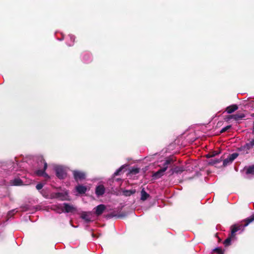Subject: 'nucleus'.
Segmentation results:
<instances>
[{
  "mask_svg": "<svg viewBox=\"0 0 254 254\" xmlns=\"http://www.w3.org/2000/svg\"><path fill=\"white\" fill-rule=\"evenodd\" d=\"M63 207L64 208H59V209H60V211H58V213H72L76 210V208L75 207L67 203H64L63 204Z\"/></svg>",
  "mask_w": 254,
  "mask_h": 254,
  "instance_id": "f257e3e1",
  "label": "nucleus"
},
{
  "mask_svg": "<svg viewBox=\"0 0 254 254\" xmlns=\"http://www.w3.org/2000/svg\"><path fill=\"white\" fill-rule=\"evenodd\" d=\"M40 163L41 164H44V167L42 170L38 169L36 172L35 173L38 176H44L45 177L49 178L48 175L45 173V171L47 168V163L45 161V160L43 158H41Z\"/></svg>",
  "mask_w": 254,
  "mask_h": 254,
  "instance_id": "f03ea898",
  "label": "nucleus"
},
{
  "mask_svg": "<svg viewBox=\"0 0 254 254\" xmlns=\"http://www.w3.org/2000/svg\"><path fill=\"white\" fill-rule=\"evenodd\" d=\"M72 174L76 182L81 181L86 178L85 172L79 170L72 171Z\"/></svg>",
  "mask_w": 254,
  "mask_h": 254,
  "instance_id": "7ed1b4c3",
  "label": "nucleus"
},
{
  "mask_svg": "<svg viewBox=\"0 0 254 254\" xmlns=\"http://www.w3.org/2000/svg\"><path fill=\"white\" fill-rule=\"evenodd\" d=\"M55 171L56 176L58 178L63 179L65 178L66 174L63 167L61 166L56 167Z\"/></svg>",
  "mask_w": 254,
  "mask_h": 254,
  "instance_id": "20e7f679",
  "label": "nucleus"
},
{
  "mask_svg": "<svg viewBox=\"0 0 254 254\" xmlns=\"http://www.w3.org/2000/svg\"><path fill=\"white\" fill-rule=\"evenodd\" d=\"M238 154L236 153H234L230 155L226 159L223 160V165L226 166L232 163V162L238 157Z\"/></svg>",
  "mask_w": 254,
  "mask_h": 254,
  "instance_id": "39448f33",
  "label": "nucleus"
},
{
  "mask_svg": "<svg viewBox=\"0 0 254 254\" xmlns=\"http://www.w3.org/2000/svg\"><path fill=\"white\" fill-rule=\"evenodd\" d=\"M254 147V138L250 142L246 143L244 146H242L241 148V150H243L244 151H246V152L248 153L247 151Z\"/></svg>",
  "mask_w": 254,
  "mask_h": 254,
  "instance_id": "423d86ee",
  "label": "nucleus"
},
{
  "mask_svg": "<svg viewBox=\"0 0 254 254\" xmlns=\"http://www.w3.org/2000/svg\"><path fill=\"white\" fill-rule=\"evenodd\" d=\"M95 214L97 216L101 215L104 212V211L106 209V206L104 204H100L97 206L95 208Z\"/></svg>",
  "mask_w": 254,
  "mask_h": 254,
  "instance_id": "0eeeda50",
  "label": "nucleus"
},
{
  "mask_svg": "<svg viewBox=\"0 0 254 254\" xmlns=\"http://www.w3.org/2000/svg\"><path fill=\"white\" fill-rule=\"evenodd\" d=\"M165 171V168H162L159 169L158 171L153 173L152 175L153 178L155 179L160 178L163 175L164 172Z\"/></svg>",
  "mask_w": 254,
  "mask_h": 254,
  "instance_id": "6e6552de",
  "label": "nucleus"
},
{
  "mask_svg": "<svg viewBox=\"0 0 254 254\" xmlns=\"http://www.w3.org/2000/svg\"><path fill=\"white\" fill-rule=\"evenodd\" d=\"M105 188L103 185H99L96 188L95 192L97 195L101 196L105 193Z\"/></svg>",
  "mask_w": 254,
  "mask_h": 254,
  "instance_id": "1a4fd4ad",
  "label": "nucleus"
},
{
  "mask_svg": "<svg viewBox=\"0 0 254 254\" xmlns=\"http://www.w3.org/2000/svg\"><path fill=\"white\" fill-rule=\"evenodd\" d=\"M245 117L244 114H236L229 116V119H233L236 121H239Z\"/></svg>",
  "mask_w": 254,
  "mask_h": 254,
  "instance_id": "9d476101",
  "label": "nucleus"
},
{
  "mask_svg": "<svg viewBox=\"0 0 254 254\" xmlns=\"http://www.w3.org/2000/svg\"><path fill=\"white\" fill-rule=\"evenodd\" d=\"M76 190L79 194H84L87 191V188L85 186L78 185L76 187Z\"/></svg>",
  "mask_w": 254,
  "mask_h": 254,
  "instance_id": "9b49d317",
  "label": "nucleus"
},
{
  "mask_svg": "<svg viewBox=\"0 0 254 254\" xmlns=\"http://www.w3.org/2000/svg\"><path fill=\"white\" fill-rule=\"evenodd\" d=\"M81 217L82 219L85 220L87 222H89L91 221L90 213L84 212L82 213Z\"/></svg>",
  "mask_w": 254,
  "mask_h": 254,
  "instance_id": "f8f14e48",
  "label": "nucleus"
},
{
  "mask_svg": "<svg viewBox=\"0 0 254 254\" xmlns=\"http://www.w3.org/2000/svg\"><path fill=\"white\" fill-rule=\"evenodd\" d=\"M149 194L147 193L144 190V189L143 188L141 191L140 199L142 201L146 200L149 197Z\"/></svg>",
  "mask_w": 254,
  "mask_h": 254,
  "instance_id": "ddd939ff",
  "label": "nucleus"
},
{
  "mask_svg": "<svg viewBox=\"0 0 254 254\" xmlns=\"http://www.w3.org/2000/svg\"><path fill=\"white\" fill-rule=\"evenodd\" d=\"M238 106L236 105H232L227 108L226 111L228 114H231L238 109Z\"/></svg>",
  "mask_w": 254,
  "mask_h": 254,
  "instance_id": "4468645a",
  "label": "nucleus"
},
{
  "mask_svg": "<svg viewBox=\"0 0 254 254\" xmlns=\"http://www.w3.org/2000/svg\"><path fill=\"white\" fill-rule=\"evenodd\" d=\"M135 190H125L123 191V194L126 196H130L131 194L135 193Z\"/></svg>",
  "mask_w": 254,
  "mask_h": 254,
  "instance_id": "2eb2a0df",
  "label": "nucleus"
},
{
  "mask_svg": "<svg viewBox=\"0 0 254 254\" xmlns=\"http://www.w3.org/2000/svg\"><path fill=\"white\" fill-rule=\"evenodd\" d=\"M240 226H237L236 225H234L231 227V236L234 237L235 236V234L236 232L240 230Z\"/></svg>",
  "mask_w": 254,
  "mask_h": 254,
  "instance_id": "dca6fc26",
  "label": "nucleus"
},
{
  "mask_svg": "<svg viewBox=\"0 0 254 254\" xmlns=\"http://www.w3.org/2000/svg\"><path fill=\"white\" fill-rule=\"evenodd\" d=\"M173 163V159H167L165 161L164 163L163 164V168H165L166 170L168 168L169 165H171Z\"/></svg>",
  "mask_w": 254,
  "mask_h": 254,
  "instance_id": "f3484780",
  "label": "nucleus"
},
{
  "mask_svg": "<svg viewBox=\"0 0 254 254\" xmlns=\"http://www.w3.org/2000/svg\"><path fill=\"white\" fill-rule=\"evenodd\" d=\"M12 181V184L14 186H20L23 183L22 181L20 179H15Z\"/></svg>",
  "mask_w": 254,
  "mask_h": 254,
  "instance_id": "a211bd4d",
  "label": "nucleus"
},
{
  "mask_svg": "<svg viewBox=\"0 0 254 254\" xmlns=\"http://www.w3.org/2000/svg\"><path fill=\"white\" fill-rule=\"evenodd\" d=\"M140 169L138 168H132L129 171V173L132 175H136L139 172Z\"/></svg>",
  "mask_w": 254,
  "mask_h": 254,
  "instance_id": "6ab92c4d",
  "label": "nucleus"
},
{
  "mask_svg": "<svg viewBox=\"0 0 254 254\" xmlns=\"http://www.w3.org/2000/svg\"><path fill=\"white\" fill-rule=\"evenodd\" d=\"M246 172L248 174L254 175V165L249 167Z\"/></svg>",
  "mask_w": 254,
  "mask_h": 254,
  "instance_id": "aec40b11",
  "label": "nucleus"
},
{
  "mask_svg": "<svg viewBox=\"0 0 254 254\" xmlns=\"http://www.w3.org/2000/svg\"><path fill=\"white\" fill-rule=\"evenodd\" d=\"M213 252L216 253L217 254H223L222 250L219 248H216L213 249Z\"/></svg>",
  "mask_w": 254,
  "mask_h": 254,
  "instance_id": "412c9836",
  "label": "nucleus"
},
{
  "mask_svg": "<svg viewBox=\"0 0 254 254\" xmlns=\"http://www.w3.org/2000/svg\"><path fill=\"white\" fill-rule=\"evenodd\" d=\"M124 168V166H121L120 168H119L114 174V176H118L120 175V173L122 172L123 169Z\"/></svg>",
  "mask_w": 254,
  "mask_h": 254,
  "instance_id": "4be33fe9",
  "label": "nucleus"
},
{
  "mask_svg": "<svg viewBox=\"0 0 254 254\" xmlns=\"http://www.w3.org/2000/svg\"><path fill=\"white\" fill-rule=\"evenodd\" d=\"M231 241V237L228 238L224 242V245L225 246H229L230 245V244Z\"/></svg>",
  "mask_w": 254,
  "mask_h": 254,
  "instance_id": "5701e85b",
  "label": "nucleus"
},
{
  "mask_svg": "<svg viewBox=\"0 0 254 254\" xmlns=\"http://www.w3.org/2000/svg\"><path fill=\"white\" fill-rule=\"evenodd\" d=\"M254 220V216H253L251 218L248 219L247 220V223L245 224L244 227H246L249 225V223L252 222Z\"/></svg>",
  "mask_w": 254,
  "mask_h": 254,
  "instance_id": "b1692460",
  "label": "nucleus"
},
{
  "mask_svg": "<svg viewBox=\"0 0 254 254\" xmlns=\"http://www.w3.org/2000/svg\"><path fill=\"white\" fill-rule=\"evenodd\" d=\"M63 196V194L61 192H56L53 194V196L55 198H60Z\"/></svg>",
  "mask_w": 254,
  "mask_h": 254,
  "instance_id": "393cba45",
  "label": "nucleus"
},
{
  "mask_svg": "<svg viewBox=\"0 0 254 254\" xmlns=\"http://www.w3.org/2000/svg\"><path fill=\"white\" fill-rule=\"evenodd\" d=\"M231 127V126L229 125V126H227L225 127H224L223 128H222L221 130V132H225L227 130H228L229 129H230V128Z\"/></svg>",
  "mask_w": 254,
  "mask_h": 254,
  "instance_id": "a878e982",
  "label": "nucleus"
},
{
  "mask_svg": "<svg viewBox=\"0 0 254 254\" xmlns=\"http://www.w3.org/2000/svg\"><path fill=\"white\" fill-rule=\"evenodd\" d=\"M43 187V184L42 183H39L36 186V188L38 190H40L41 189H42Z\"/></svg>",
  "mask_w": 254,
  "mask_h": 254,
  "instance_id": "bb28decb",
  "label": "nucleus"
},
{
  "mask_svg": "<svg viewBox=\"0 0 254 254\" xmlns=\"http://www.w3.org/2000/svg\"><path fill=\"white\" fill-rule=\"evenodd\" d=\"M126 216V214L125 213H122V214L119 215L118 217L119 218H122V217H125Z\"/></svg>",
  "mask_w": 254,
  "mask_h": 254,
  "instance_id": "cd10ccee",
  "label": "nucleus"
},
{
  "mask_svg": "<svg viewBox=\"0 0 254 254\" xmlns=\"http://www.w3.org/2000/svg\"><path fill=\"white\" fill-rule=\"evenodd\" d=\"M59 208H64V207H59V206H57V209H56L57 212L58 213V211H60V209H59Z\"/></svg>",
  "mask_w": 254,
  "mask_h": 254,
  "instance_id": "c85d7f7f",
  "label": "nucleus"
},
{
  "mask_svg": "<svg viewBox=\"0 0 254 254\" xmlns=\"http://www.w3.org/2000/svg\"><path fill=\"white\" fill-rule=\"evenodd\" d=\"M14 211V210H13L12 211H10V212H8V215L9 216L11 215V214L12 212L13 211Z\"/></svg>",
  "mask_w": 254,
  "mask_h": 254,
  "instance_id": "c756f323",
  "label": "nucleus"
},
{
  "mask_svg": "<svg viewBox=\"0 0 254 254\" xmlns=\"http://www.w3.org/2000/svg\"><path fill=\"white\" fill-rule=\"evenodd\" d=\"M207 157H209V156L208 155H207Z\"/></svg>",
  "mask_w": 254,
  "mask_h": 254,
  "instance_id": "7c9ffc66",
  "label": "nucleus"
},
{
  "mask_svg": "<svg viewBox=\"0 0 254 254\" xmlns=\"http://www.w3.org/2000/svg\"><path fill=\"white\" fill-rule=\"evenodd\" d=\"M253 132L254 133V129H253Z\"/></svg>",
  "mask_w": 254,
  "mask_h": 254,
  "instance_id": "2f4dec72",
  "label": "nucleus"
}]
</instances>
